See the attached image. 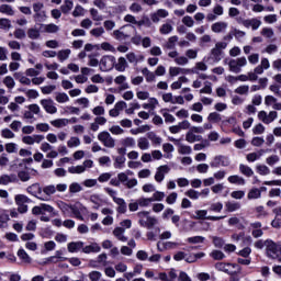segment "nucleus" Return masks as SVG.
Instances as JSON below:
<instances>
[{"label":"nucleus","instance_id":"nucleus-1","mask_svg":"<svg viewBox=\"0 0 281 281\" xmlns=\"http://www.w3.org/2000/svg\"><path fill=\"white\" fill-rule=\"evenodd\" d=\"M266 254L268 258L279 260V262H281V241L276 243L271 239H267Z\"/></svg>","mask_w":281,"mask_h":281},{"label":"nucleus","instance_id":"nucleus-2","mask_svg":"<svg viewBox=\"0 0 281 281\" xmlns=\"http://www.w3.org/2000/svg\"><path fill=\"white\" fill-rule=\"evenodd\" d=\"M229 71L233 74H240L243 67H247V57H238L228 61Z\"/></svg>","mask_w":281,"mask_h":281},{"label":"nucleus","instance_id":"nucleus-3","mask_svg":"<svg viewBox=\"0 0 281 281\" xmlns=\"http://www.w3.org/2000/svg\"><path fill=\"white\" fill-rule=\"evenodd\" d=\"M99 67L101 71H111L115 67V56L105 55L99 61Z\"/></svg>","mask_w":281,"mask_h":281},{"label":"nucleus","instance_id":"nucleus-4","mask_svg":"<svg viewBox=\"0 0 281 281\" xmlns=\"http://www.w3.org/2000/svg\"><path fill=\"white\" fill-rule=\"evenodd\" d=\"M98 139L105 146V148H115V138H113L109 132H100L98 134Z\"/></svg>","mask_w":281,"mask_h":281},{"label":"nucleus","instance_id":"nucleus-5","mask_svg":"<svg viewBox=\"0 0 281 281\" xmlns=\"http://www.w3.org/2000/svg\"><path fill=\"white\" fill-rule=\"evenodd\" d=\"M117 179H119L120 186L122 183V186L127 188V190H133V188L137 186V179L135 178L128 179V175H126V172L117 173Z\"/></svg>","mask_w":281,"mask_h":281},{"label":"nucleus","instance_id":"nucleus-6","mask_svg":"<svg viewBox=\"0 0 281 281\" xmlns=\"http://www.w3.org/2000/svg\"><path fill=\"white\" fill-rule=\"evenodd\" d=\"M26 192H29V194H32V196L40 199V201H49V198L43 196V189L41 188L40 183H34L27 187Z\"/></svg>","mask_w":281,"mask_h":281},{"label":"nucleus","instance_id":"nucleus-7","mask_svg":"<svg viewBox=\"0 0 281 281\" xmlns=\"http://www.w3.org/2000/svg\"><path fill=\"white\" fill-rule=\"evenodd\" d=\"M40 104L49 115H55V113H58V108H56V103L52 99H42Z\"/></svg>","mask_w":281,"mask_h":281},{"label":"nucleus","instance_id":"nucleus-8","mask_svg":"<svg viewBox=\"0 0 281 281\" xmlns=\"http://www.w3.org/2000/svg\"><path fill=\"white\" fill-rule=\"evenodd\" d=\"M229 158L227 156L218 155L213 158L210 162L211 168H227L229 166Z\"/></svg>","mask_w":281,"mask_h":281},{"label":"nucleus","instance_id":"nucleus-9","mask_svg":"<svg viewBox=\"0 0 281 281\" xmlns=\"http://www.w3.org/2000/svg\"><path fill=\"white\" fill-rule=\"evenodd\" d=\"M86 210L87 207L81 203L72 204L70 209V212L72 214L71 216H74V218H77L78 221H85L82 212H86Z\"/></svg>","mask_w":281,"mask_h":281},{"label":"nucleus","instance_id":"nucleus-10","mask_svg":"<svg viewBox=\"0 0 281 281\" xmlns=\"http://www.w3.org/2000/svg\"><path fill=\"white\" fill-rule=\"evenodd\" d=\"M168 172H170V168L168 165H162L158 167L156 169L155 181H157V183H161V181L166 179V175H168Z\"/></svg>","mask_w":281,"mask_h":281},{"label":"nucleus","instance_id":"nucleus-11","mask_svg":"<svg viewBox=\"0 0 281 281\" xmlns=\"http://www.w3.org/2000/svg\"><path fill=\"white\" fill-rule=\"evenodd\" d=\"M43 139H45V136L43 135H27L22 137V142L23 144H26L27 146H34V144H41V142H43Z\"/></svg>","mask_w":281,"mask_h":281},{"label":"nucleus","instance_id":"nucleus-12","mask_svg":"<svg viewBox=\"0 0 281 281\" xmlns=\"http://www.w3.org/2000/svg\"><path fill=\"white\" fill-rule=\"evenodd\" d=\"M196 218L205 220V221H223V218H226L225 215L222 216H207V210H199L195 212Z\"/></svg>","mask_w":281,"mask_h":281},{"label":"nucleus","instance_id":"nucleus-13","mask_svg":"<svg viewBox=\"0 0 281 281\" xmlns=\"http://www.w3.org/2000/svg\"><path fill=\"white\" fill-rule=\"evenodd\" d=\"M244 27H251L252 31H256L262 25V21L258 20V18L247 19L246 21H243Z\"/></svg>","mask_w":281,"mask_h":281},{"label":"nucleus","instance_id":"nucleus-14","mask_svg":"<svg viewBox=\"0 0 281 281\" xmlns=\"http://www.w3.org/2000/svg\"><path fill=\"white\" fill-rule=\"evenodd\" d=\"M140 227H146L147 229H153L159 221L156 217L147 216L146 220L138 221Z\"/></svg>","mask_w":281,"mask_h":281},{"label":"nucleus","instance_id":"nucleus-15","mask_svg":"<svg viewBox=\"0 0 281 281\" xmlns=\"http://www.w3.org/2000/svg\"><path fill=\"white\" fill-rule=\"evenodd\" d=\"M227 22H223V21H220V22H215L211 25V30L212 32H214V34H223V32H226L227 31Z\"/></svg>","mask_w":281,"mask_h":281},{"label":"nucleus","instance_id":"nucleus-16","mask_svg":"<svg viewBox=\"0 0 281 281\" xmlns=\"http://www.w3.org/2000/svg\"><path fill=\"white\" fill-rule=\"evenodd\" d=\"M231 267L233 269H236V263H225V262L215 263V269L217 271H223L224 273H228V274H232V269H229Z\"/></svg>","mask_w":281,"mask_h":281},{"label":"nucleus","instance_id":"nucleus-17","mask_svg":"<svg viewBox=\"0 0 281 281\" xmlns=\"http://www.w3.org/2000/svg\"><path fill=\"white\" fill-rule=\"evenodd\" d=\"M83 247H85V243L82 241H71V243H68L67 245V249L69 254H78V251L83 249Z\"/></svg>","mask_w":281,"mask_h":281},{"label":"nucleus","instance_id":"nucleus-18","mask_svg":"<svg viewBox=\"0 0 281 281\" xmlns=\"http://www.w3.org/2000/svg\"><path fill=\"white\" fill-rule=\"evenodd\" d=\"M114 82L115 85H120L119 91H126V89H130L128 82H126V76L124 75L115 77Z\"/></svg>","mask_w":281,"mask_h":281},{"label":"nucleus","instance_id":"nucleus-19","mask_svg":"<svg viewBox=\"0 0 281 281\" xmlns=\"http://www.w3.org/2000/svg\"><path fill=\"white\" fill-rule=\"evenodd\" d=\"M114 203H116V205H119L116 207V212L119 214H126V211L128 210V206L126 205V201H124V199L114 198Z\"/></svg>","mask_w":281,"mask_h":281},{"label":"nucleus","instance_id":"nucleus-20","mask_svg":"<svg viewBox=\"0 0 281 281\" xmlns=\"http://www.w3.org/2000/svg\"><path fill=\"white\" fill-rule=\"evenodd\" d=\"M186 142L189 144H194V142H203V136L196 135L194 132L189 130L186 134Z\"/></svg>","mask_w":281,"mask_h":281},{"label":"nucleus","instance_id":"nucleus-21","mask_svg":"<svg viewBox=\"0 0 281 281\" xmlns=\"http://www.w3.org/2000/svg\"><path fill=\"white\" fill-rule=\"evenodd\" d=\"M240 207H241L240 202H236V201L225 202V211L228 213L238 212V210H240Z\"/></svg>","mask_w":281,"mask_h":281},{"label":"nucleus","instance_id":"nucleus-22","mask_svg":"<svg viewBox=\"0 0 281 281\" xmlns=\"http://www.w3.org/2000/svg\"><path fill=\"white\" fill-rule=\"evenodd\" d=\"M113 160H114L113 167L116 170H122V168H124L126 164V156H114Z\"/></svg>","mask_w":281,"mask_h":281},{"label":"nucleus","instance_id":"nucleus-23","mask_svg":"<svg viewBox=\"0 0 281 281\" xmlns=\"http://www.w3.org/2000/svg\"><path fill=\"white\" fill-rule=\"evenodd\" d=\"M101 247L100 245H98L97 243H93L89 246H83L82 252L83 254H100L101 251Z\"/></svg>","mask_w":281,"mask_h":281},{"label":"nucleus","instance_id":"nucleus-24","mask_svg":"<svg viewBox=\"0 0 281 281\" xmlns=\"http://www.w3.org/2000/svg\"><path fill=\"white\" fill-rule=\"evenodd\" d=\"M178 41H179V36L173 35V36L169 37L165 44H162V48L164 49H175V47H177Z\"/></svg>","mask_w":281,"mask_h":281},{"label":"nucleus","instance_id":"nucleus-25","mask_svg":"<svg viewBox=\"0 0 281 281\" xmlns=\"http://www.w3.org/2000/svg\"><path fill=\"white\" fill-rule=\"evenodd\" d=\"M201 258H205V252L189 254L184 260L189 265H192L193 262H196V260H201Z\"/></svg>","mask_w":281,"mask_h":281},{"label":"nucleus","instance_id":"nucleus-26","mask_svg":"<svg viewBox=\"0 0 281 281\" xmlns=\"http://www.w3.org/2000/svg\"><path fill=\"white\" fill-rule=\"evenodd\" d=\"M124 232H126L124 228L116 227L113 231V236H115V238H117L121 243H126V240H128V237L124 235Z\"/></svg>","mask_w":281,"mask_h":281},{"label":"nucleus","instance_id":"nucleus-27","mask_svg":"<svg viewBox=\"0 0 281 281\" xmlns=\"http://www.w3.org/2000/svg\"><path fill=\"white\" fill-rule=\"evenodd\" d=\"M262 196V190L258 188H252L248 191L247 199L248 201H254L256 199H260Z\"/></svg>","mask_w":281,"mask_h":281},{"label":"nucleus","instance_id":"nucleus-28","mask_svg":"<svg viewBox=\"0 0 281 281\" xmlns=\"http://www.w3.org/2000/svg\"><path fill=\"white\" fill-rule=\"evenodd\" d=\"M140 71L145 77L146 82H155L157 80V75L153 71H149L148 68L145 67Z\"/></svg>","mask_w":281,"mask_h":281},{"label":"nucleus","instance_id":"nucleus-29","mask_svg":"<svg viewBox=\"0 0 281 281\" xmlns=\"http://www.w3.org/2000/svg\"><path fill=\"white\" fill-rule=\"evenodd\" d=\"M147 139H149L154 146H161V142H164L155 132L147 133Z\"/></svg>","mask_w":281,"mask_h":281},{"label":"nucleus","instance_id":"nucleus-30","mask_svg":"<svg viewBox=\"0 0 281 281\" xmlns=\"http://www.w3.org/2000/svg\"><path fill=\"white\" fill-rule=\"evenodd\" d=\"M190 69L180 68V67H170L169 68V76L171 78H175L176 76H179V74H190Z\"/></svg>","mask_w":281,"mask_h":281},{"label":"nucleus","instance_id":"nucleus-31","mask_svg":"<svg viewBox=\"0 0 281 281\" xmlns=\"http://www.w3.org/2000/svg\"><path fill=\"white\" fill-rule=\"evenodd\" d=\"M41 25L43 27V32H46V34H56V32L60 30V27L54 23Z\"/></svg>","mask_w":281,"mask_h":281},{"label":"nucleus","instance_id":"nucleus-32","mask_svg":"<svg viewBox=\"0 0 281 281\" xmlns=\"http://www.w3.org/2000/svg\"><path fill=\"white\" fill-rule=\"evenodd\" d=\"M114 67L116 71H126V68L128 67V63L126 61V58L120 57L117 59V63L114 64Z\"/></svg>","mask_w":281,"mask_h":281},{"label":"nucleus","instance_id":"nucleus-33","mask_svg":"<svg viewBox=\"0 0 281 281\" xmlns=\"http://www.w3.org/2000/svg\"><path fill=\"white\" fill-rule=\"evenodd\" d=\"M18 257L20 258V260H22V262H25L26 265H30L32 262V257H30V255H27V252L23 248H20L18 250Z\"/></svg>","mask_w":281,"mask_h":281},{"label":"nucleus","instance_id":"nucleus-34","mask_svg":"<svg viewBox=\"0 0 281 281\" xmlns=\"http://www.w3.org/2000/svg\"><path fill=\"white\" fill-rule=\"evenodd\" d=\"M50 124L55 128H65V126L69 124V119H57V120L50 121Z\"/></svg>","mask_w":281,"mask_h":281},{"label":"nucleus","instance_id":"nucleus-35","mask_svg":"<svg viewBox=\"0 0 281 281\" xmlns=\"http://www.w3.org/2000/svg\"><path fill=\"white\" fill-rule=\"evenodd\" d=\"M207 212H213L214 214H221L223 212V202L211 203Z\"/></svg>","mask_w":281,"mask_h":281},{"label":"nucleus","instance_id":"nucleus-36","mask_svg":"<svg viewBox=\"0 0 281 281\" xmlns=\"http://www.w3.org/2000/svg\"><path fill=\"white\" fill-rule=\"evenodd\" d=\"M227 180L235 186H245L246 183L245 178L238 175L229 176Z\"/></svg>","mask_w":281,"mask_h":281},{"label":"nucleus","instance_id":"nucleus-37","mask_svg":"<svg viewBox=\"0 0 281 281\" xmlns=\"http://www.w3.org/2000/svg\"><path fill=\"white\" fill-rule=\"evenodd\" d=\"M26 34L31 41H38V38H41V31H38V29L31 27L27 30Z\"/></svg>","mask_w":281,"mask_h":281},{"label":"nucleus","instance_id":"nucleus-38","mask_svg":"<svg viewBox=\"0 0 281 281\" xmlns=\"http://www.w3.org/2000/svg\"><path fill=\"white\" fill-rule=\"evenodd\" d=\"M265 155V149H260L258 153H250L246 156L247 161L254 162L260 159Z\"/></svg>","mask_w":281,"mask_h":281},{"label":"nucleus","instance_id":"nucleus-39","mask_svg":"<svg viewBox=\"0 0 281 281\" xmlns=\"http://www.w3.org/2000/svg\"><path fill=\"white\" fill-rule=\"evenodd\" d=\"M63 14H69L70 10H74V1L65 0L64 4L60 5Z\"/></svg>","mask_w":281,"mask_h":281},{"label":"nucleus","instance_id":"nucleus-40","mask_svg":"<svg viewBox=\"0 0 281 281\" xmlns=\"http://www.w3.org/2000/svg\"><path fill=\"white\" fill-rule=\"evenodd\" d=\"M0 13L7 14V16H14V9H12V5L10 4H1Z\"/></svg>","mask_w":281,"mask_h":281},{"label":"nucleus","instance_id":"nucleus-41","mask_svg":"<svg viewBox=\"0 0 281 281\" xmlns=\"http://www.w3.org/2000/svg\"><path fill=\"white\" fill-rule=\"evenodd\" d=\"M239 172L244 175V177H254V169L247 165H239Z\"/></svg>","mask_w":281,"mask_h":281},{"label":"nucleus","instance_id":"nucleus-42","mask_svg":"<svg viewBox=\"0 0 281 281\" xmlns=\"http://www.w3.org/2000/svg\"><path fill=\"white\" fill-rule=\"evenodd\" d=\"M178 153L179 155H192V147L180 143L178 145Z\"/></svg>","mask_w":281,"mask_h":281},{"label":"nucleus","instance_id":"nucleus-43","mask_svg":"<svg viewBox=\"0 0 281 281\" xmlns=\"http://www.w3.org/2000/svg\"><path fill=\"white\" fill-rule=\"evenodd\" d=\"M55 100L58 104H65V102H69V95L65 92H56Z\"/></svg>","mask_w":281,"mask_h":281},{"label":"nucleus","instance_id":"nucleus-44","mask_svg":"<svg viewBox=\"0 0 281 281\" xmlns=\"http://www.w3.org/2000/svg\"><path fill=\"white\" fill-rule=\"evenodd\" d=\"M137 146L140 150H148L150 148V142L146 137H140L137 140Z\"/></svg>","mask_w":281,"mask_h":281},{"label":"nucleus","instance_id":"nucleus-45","mask_svg":"<svg viewBox=\"0 0 281 281\" xmlns=\"http://www.w3.org/2000/svg\"><path fill=\"white\" fill-rule=\"evenodd\" d=\"M70 55H71V49L69 48L61 49L57 53V58L58 60H60V63H65V60H67V58H69Z\"/></svg>","mask_w":281,"mask_h":281},{"label":"nucleus","instance_id":"nucleus-46","mask_svg":"<svg viewBox=\"0 0 281 281\" xmlns=\"http://www.w3.org/2000/svg\"><path fill=\"white\" fill-rule=\"evenodd\" d=\"M199 71H207V65L203 61L195 64L194 68L190 70V74H199Z\"/></svg>","mask_w":281,"mask_h":281},{"label":"nucleus","instance_id":"nucleus-47","mask_svg":"<svg viewBox=\"0 0 281 281\" xmlns=\"http://www.w3.org/2000/svg\"><path fill=\"white\" fill-rule=\"evenodd\" d=\"M90 202L93 203V210H100V205H102V199L100 198V195H90Z\"/></svg>","mask_w":281,"mask_h":281},{"label":"nucleus","instance_id":"nucleus-48","mask_svg":"<svg viewBox=\"0 0 281 281\" xmlns=\"http://www.w3.org/2000/svg\"><path fill=\"white\" fill-rule=\"evenodd\" d=\"M255 212L257 214V218H267V216H269V212H267L262 205L257 206Z\"/></svg>","mask_w":281,"mask_h":281},{"label":"nucleus","instance_id":"nucleus-49","mask_svg":"<svg viewBox=\"0 0 281 281\" xmlns=\"http://www.w3.org/2000/svg\"><path fill=\"white\" fill-rule=\"evenodd\" d=\"M113 36L116 41H126V38H131V35L122 32L121 30L113 31Z\"/></svg>","mask_w":281,"mask_h":281},{"label":"nucleus","instance_id":"nucleus-50","mask_svg":"<svg viewBox=\"0 0 281 281\" xmlns=\"http://www.w3.org/2000/svg\"><path fill=\"white\" fill-rule=\"evenodd\" d=\"M8 221H10V215L5 213V210L0 209V227H5V225H8Z\"/></svg>","mask_w":281,"mask_h":281},{"label":"nucleus","instance_id":"nucleus-51","mask_svg":"<svg viewBox=\"0 0 281 281\" xmlns=\"http://www.w3.org/2000/svg\"><path fill=\"white\" fill-rule=\"evenodd\" d=\"M160 113H161V115L165 117V122H166V124H172V123H175V116L172 115V114H170V113H168V110L167 109H162L161 111H160Z\"/></svg>","mask_w":281,"mask_h":281},{"label":"nucleus","instance_id":"nucleus-52","mask_svg":"<svg viewBox=\"0 0 281 281\" xmlns=\"http://www.w3.org/2000/svg\"><path fill=\"white\" fill-rule=\"evenodd\" d=\"M71 205L72 204H67L65 202L59 204V209L61 210L64 216H71Z\"/></svg>","mask_w":281,"mask_h":281},{"label":"nucleus","instance_id":"nucleus-53","mask_svg":"<svg viewBox=\"0 0 281 281\" xmlns=\"http://www.w3.org/2000/svg\"><path fill=\"white\" fill-rule=\"evenodd\" d=\"M221 120H223V117L221 116V114H218V112H212L207 116V121L212 122L213 124H218Z\"/></svg>","mask_w":281,"mask_h":281},{"label":"nucleus","instance_id":"nucleus-54","mask_svg":"<svg viewBox=\"0 0 281 281\" xmlns=\"http://www.w3.org/2000/svg\"><path fill=\"white\" fill-rule=\"evenodd\" d=\"M68 172L70 175H82V172H85V167H82V165L71 166L68 168Z\"/></svg>","mask_w":281,"mask_h":281},{"label":"nucleus","instance_id":"nucleus-55","mask_svg":"<svg viewBox=\"0 0 281 281\" xmlns=\"http://www.w3.org/2000/svg\"><path fill=\"white\" fill-rule=\"evenodd\" d=\"M121 144H122L125 148H135V138H133V137H126V138L122 139Z\"/></svg>","mask_w":281,"mask_h":281},{"label":"nucleus","instance_id":"nucleus-56","mask_svg":"<svg viewBox=\"0 0 281 281\" xmlns=\"http://www.w3.org/2000/svg\"><path fill=\"white\" fill-rule=\"evenodd\" d=\"M184 195L191 199L192 201L199 200V191L194 189H189L188 191L184 192Z\"/></svg>","mask_w":281,"mask_h":281},{"label":"nucleus","instance_id":"nucleus-57","mask_svg":"<svg viewBox=\"0 0 281 281\" xmlns=\"http://www.w3.org/2000/svg\"><path fill=\"white\" fill-rule=\"evenodd\" d=\"M77 192H82V186H80V183H78V182H72L69 186V193L77 194Z\"/></svg>","mask_w":281,"mask_h":281},{"label":"nucleus","instance_id":"nucleus-58","mask_svg":"<svg viewBox=\"0 0 281 281\" xmlns=\"http://www.w3.org/2000/svg\"><path fill=\"white\" fill-rule=\"evenodd\" d=\"M42 192L46 194V196H52V194H56V186L49 184L43 188Z\"/></svg>","mask_w":281,"mask_h":281},{"label":"nucleus","instance_id":"nucleus-59","mask_svg":"<svg viewBox=\"0 0 281 281\" xmlns=\"http://www.w3.org/2000/svg\"><path fill=\"white\" fill-rule=\"evenodd\" d=\"M172 30H175V29L172 27V24H170V23H165V24H162V25L160 26L159 32H160V34L166 35V34H170V32H172Z\"/></svg>","mask_w":281,"mask_h":281},{"label":"nucleus","instance_id":"nucleus-60","mask_svg":"<svg viewBox=\"0 0 281 281\" xmlns=\"http://www.w3.org/2000/svg\"><path fill=\"white\" fill-rule=\"evenodd\" d=\"M15 203H16V205L30 203V198H27L24 194H18V195H15Z\"/></svg>","mask_w":281,"mask_h":281},{"label":"nucleus","instance_id":"nucleus-61","mask_svg":"<svg viewBox=\"0 0 281 281\" xmlns=\"http://www.w3.org/2000/svg\"><path fill=\"white\" fill-rule=\"evenodd\" d=\"M261 36H265V38H273L274 32L271 27H263L260 32Z\"/></svg>","mask_w":281,"mask_h":281},{"label":"nucleus","instance_id":"nucleus-62","mask_svg":"<svg viewBox=\"0 0 281 281\" xmlns=\"http://www.w3.org/2000/svg\"><path fill=\"white\" fill-rule=\"evenodd\" d=\"M12 27V22L10 19L1 18L0 19V30H10Z\"/></svg>","mask_w":281,"mask_h":281},{"label":"nucleus","instance_id":"nucleus-63","mask_svg":"<svg viewBox=\"0 0 281 281\" xmlns=\"http://www.w3.org/2000/svg\"><path fill=\"white\" fill-rule=\"evenodd\" d=\"M211 258H213V260H224L225 258V254L221 250H213L210 254Z\"/></svg>","mask_w":281,"mask_h":281},{"label":"nucleus","instance_id":"nucleus-64","mask_svg":"<svg viewBox=\"0 0 281 281\" xmlns=\"http://www.w3.org/2000/svg\"><path fill=\"white\" fill-rule=\"evenodd\" d=\"M88 278H89L90 281H100L101 278H102V272H100V271H91L88 274Z\"/></svg>","mask_w":281,"mask_h":281}]
</instances>
